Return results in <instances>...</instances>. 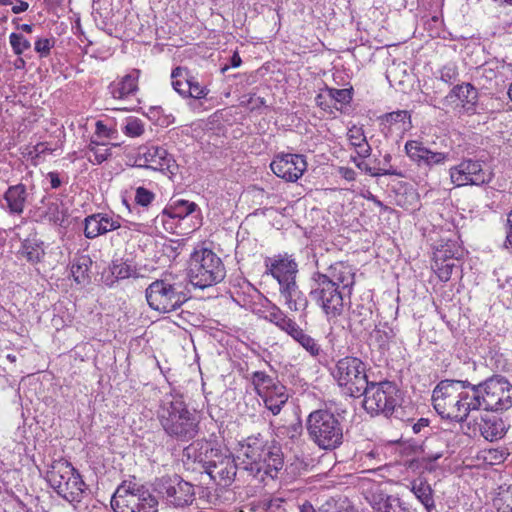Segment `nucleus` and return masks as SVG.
Segmentation results:
<instances>
[{
  "label": "nucleus",
  "instance_id": "f257e3e1",
  "mask_svg": "<svg viewBox=\"0 0 512 512\" xmlns=\"http://www.w3.org/2000/svg\"><path fill=\"white\" fill-rule=\"evenodd\" d=\"M157 415L165 433L178 441L188 442L198 434L199 421L179 396L166 397Z\"/></svg>",
  "mask_w": 512,
  "mask_h": 512
},
{
  "label": "nucleus",
  "instance_id": "f03ea898",
  "mask_svg": "<svg viewBox=\"0 0 512 512\" xmlns=\"http://www.w3.org/2000/svg\"><path fill=\"white\" fill-rule=\"evenodd\" d=\"M188 283L184 274L165 273L153 281L145 291L149 306L169 313L179 309L188 300Z\"/></svg>",
  "mask_w": 512,
  "mask_h": 512
},
{
  "label": "nucleus",
  "instance_id": "7ed1b4c3",
  "mask_svg": "<svg viewBox=\"0 0 512 512\" xmlns=\"http://www.w3.org/2000/svg\"><path fill=\"white\" fill-rule=\"evenodd\" d=\"M309 438L321 449L333 450L343 442V424L328 409L312 411L306 420Z\"/></svg>",
  "mask_w": 512,
  "mask_h": 512
},
{
  "label": "nucleus",
  "instance_id": "20e7f679",
  "mask_svg": "<svg viewBox=\"0 0 512 512\" xmlns=\"http://www.w3.org/2000/svg\"><path fill=\"white\" fill-rule=\"evenodd\" d=\"M46 479L56 493L69 503H79L85 492L81 475L66 460H55L47 472Z\"/></svg>",
  "mask_w": 512,
  "mask_h": 512
},
{
  "label": "nucleus",
  "instance_id": "39448f33",
  "mask_svg": "<svg viewBox=\"0 0 512 512\" xmlns=\"http://www.w3.org/2000/svg\"><path fill=\"white\" fill-rule=\"evenodd\" d=\"M360 396H364L363 408L371 415L389 417L399 412L401 395L394 382H368Z\"/></svg>",
  "mask_w": 512,
  "mask_h": 512
},
{
  "label": "nucleus",
  "instance_id": "423d86ee",
  "mask_svg": "<svg viewBox=\"0 0 512 512\" xmlns=\"http://www.w3.org/2000/svg\"><path fill=\"white\" fill-rule=\"evenodd\" d=\"M225 274L222 260L212 250L202 248L191 255L189 277L194 286L204 289L215 285L225 278Z\"/></svg>",
  "mask_w": 512,
  "mask_h": 512
},
{
  "label": "nucleus",
  "instance_id": "0eeeda50",
  "mask_svg": "<svg viewBox=\"0 0 512 512\" xmlns=\"http://www.w3.org/2000/svg\"><path fill=\"white\" fill-rule=\"evenodd\" d=\"M111 506L115 512H157L158 501L141 484L124 481L114 493Z\"/></svg>",
  "mask_w": 512,
  "mask_h": 512
},
{
  "label": "nucleus",
  "instance_id": "6e6552de",
  "mask_svg": "<svg viewBox=\"0 0 512 512\" xmlns=\"http://www.w3.org/2000/svg\"><path fill=\"white\" fill-rule=\"evenodd\" d=\"M463 383L461 380H442L432 393L433 407L442 417L464 424Z\"/></svg>",
  "mask_w": 512,
  "mask_h": 512
},
{
  "label": "nucleus",
  "instance_id": "1a4fd4ad",
  "mask_svg": "<svg viewBox=\"0 0 512 512\" xmlns=\"http://www.w3.org/2000/svg\"><path fill=\"white\" fill-rule=\"evenodd\" d=\"M312 283L309 293L311 300L322 309L328 320L338 318L344 311V297L347 294L327 278L321 277L320 272L313 274Z\"/></svg>",
  "mask_w": 512,
  "mask_h": 512
},
{
  "label": "nucleus",
  "instance_id": "9d476101",
  "mask_svg": "<svg viewBox=\"0 0 512 512\" xmlns=\"http://www.w3.org/2000/svg\"><path fill=\"white\" fill-rule=\"evenodd\" d=\"M510 423L507 418L486 411L461 425L462 432L471 437H483L485 440L495 442L502 439L508 432Z\"/></svg>",
  "mask_w": 512,
  "mask_h": 512
},
{
  "label": "nucleus",
  "instance_id": "9b49d317",
  "mask_svg": "<svg viewBox=\"0 0 512 512\" xmlns=\"http://www.w3.org/2000/svg\"><path fill=\"white\" fill-rule=\"evenodd\" d=\"M332 374L351 397H359L369 382L364 363L356 357L348 356L338 360Z\"/></svg>",
  "mask_w": 512,
  "mask_h": 512
},
{
  "label": "nucleus",
  "instance_id": "f8f14e48",
  "mask_svg": "<svg viewBox=\"0 0 512 512\" xmlns=\"http://www.w3.org/2000/svg\"><path fill=\"white\" fill-rule=\"evenodd\" d=\"M486 411H502L512 407V383L503 376H494L481 383Z\"/></svg>",
  "mask_w": 512,
  "mask_h": 512
},
{
  "label": "nucleus",
  "instance_id": "ddd939ff",
  "mask_svg": "<svg viewBox=\"0 0 512 512\" xmlns=\"http://www.w3.org/2000/svg\"><path fill=\"white\" fill-rule=\"evenodd\" d=\"M155 490L174 507H184L194 501V487L178 475L162 476L155 481Z\"/></svg>",
  "mask_w": 512,
  "mask_h": 512
},
{
  "label": "nucleus",
  "instance_id": "4468645a",
  "mask_svg": "<svg viewBox=\"0 0 512 512\" xmlns=\"http://www.w3.org/2000/svg\"><path fill=\"white\" fill-rule=\"evenodd\" d=\"M450 178L456 186L483 185L492 179V173L482 167L476 160H463L459 165L450 169Z\"/></svg>",
  "mask_w": 512,
  "mask_h": 512
},
{
  "label": "nucleus",
  "instance_id": "2eb2a0df",
  "mask_svg": "<svg viewBox=\"0 0 512 512\" xmlns=\"http://www.w3.org/2000/svg\"><path fill=\"white\" fill-rule=\"evenodd\" d=\"M137 167H144L162 173L175 174L177 164L171 154L163 147H140L135 160Z\"/></svg>",
  "mask_w": 512,
  "mask_h": 512
},
{
  "label": "nucleus",
  "instance_id": "dca6fc26",
  "mask_svg": "<svg viewBox=\"0 0 512 512\" xmlns=\"http://www.w3.org/2000/svg\"><path fill=\"white\" fill-rule=\"evenodd\" d=\"M265 455H269V448H266L261 440L249 438L245 444L241 445L237 456L239 469L258 477L261 474V461Z\"/></svg>",
  "mask_w": 512,
  "mask_h": 512
},
{
  "label": "nucleus",
  "instance_id": "f3484780",
  "mask_svg": "<svg viewBox=\"0 0 512 512\" xmlns=\"http://www.w3.org/2000/svg\"><path fill=\"white\" fill-rule=\"evenodd\" d=\"M84 223V235L89 239H94L114 230H120V235H124L125 237L129 236V229L121 225L119 216L109 215L107 213H96L87 216Z\"/></svg>",
  "mask_w": 512,
  "mask_h": 512
},
{
  "label": "nucleus",
  "instance_id": "a211bd4d",
  "mask_svg": "<svg viewBox=\"0 0 512 512\" xmlns=\"http://www.w3.org/2000/svg\"><path fill=\"white\" fill-rule=\"evenodd\" d=\"M273 173L288 181H297L307 169V162L303 155L282 154L278 155L270 164Z\"/></svg>",
  "mask_w": 512,
  "mask_h": 512
},
{
  "label": "nucleus",
  "instance_id": "6ab92c4d",
  "mask_svg": "<svg viewBox=\"0 0 512 512\" xmlns=\"http://www.w3.org/2000/svg\"><path fill=\"white\" fill-rule=\"evenodd\" d=\"M404 148L410 160L418 166L432 167L434 165H441L445 163L449 156V153L433 152L417 140L407 141Z\"/></svg>",
  "mask_w": 512,
  "mask_h": 512
},
{
  "label": "nucleus",
  "instance_id": "aec40b11",
  "mask_svg": "<svg viewBox=\"0 0 512 512\" xmlns=\"http://www.w3.org/2000/svg\"><path fill=\"white\" fill-rule=\"evenodd\" d=\"M321 277L327 278L334 286L339 287L348 296L352 294L355 284V272L352 266L344 262H336L330 265Z\"/></svg>",
  "mask_w": 512,
  "mask_h": 512
},
{
  "label": "nucleus",
  "instance_id": "412c9836",
  "mask_svg": "<svg viewBox=\"0 0 512 512\" xmlns=\"http://www.w3.org/2000/svg\"><path fill=\"white\" fill-rule=\"evenodd\" d=\"M238 465L230 456L221 457L219 461L210 462L207 466V474L222 486H229L237 473Z\"/></svg>",
  "mask_w": 512,
  "mask_h": 512
},
{
  "label": "nucleus",
  "instance_id": "4be33fe9",
  "mask_svg": "<svg viewBox=\"0 0 512 512\" xmlns=\"http://www.w3.org/2000/svg\"><path fill=\"white\" fill-rule=\"evenodd\" d=\"M266 267L273 278L278 281L279 287L296 281L298 265L293 259H269V261H266Z\"/></svg>",
  "mask_w": 512,
  "mask_h": 512
},
{
  "label": "nucleus",
  "instance_id": "5701e85b",
  "mask_svg": "<svg viewBox=\"0 0 512 512\" xmlns=\"http://www.w3.org/2000/svg\"><path fill=\"white\" fill-rule=\"evenodd\" d=\"M463 386V393H462V400H463V406H464V423L467 422L471 416L470 412L479 410L481 408L485 409V404L482 401L481 397L483 396V390L481 383L474 385L471 384L469 381L465 380L462 381Z\"/></svg>",
  "mask_w": 512,
  "mask_h": 512
},
{
  "label": "nucleus",
  "instance_id": "b1692460",
  "mask_svg": "<svg viewBox=\"0 0 512 512\" xmlns=\"http://www.w3.org/2000/svg\"><path fill=\"white\" fill-rule=\"evenodd\" d=\"M4 200L10 214L21 215L28 201L26 186L22 183L9 186L4 193Z\"/></svg>",
  "mask_w": 512,
  "mask_h": 512
},
{
  "label": "nucleus",
  "instance_id": "393cba45",
  "mask_svg": "<svg viewBox=\"0 0 512 512\" xmlns=\"http://www.w3.org/2000/svg\"><path fill=\"white\" fill-rule=\"evenodd\" d=\"M140 70L133 69L131 72L121 78L119 82L111 83L110 93L115 99H124L133 95L138 90V79Z\"/></svg>",
  "mask_w": 512,
  "mask_h": 512
},
{
  "label": "nucleus",
  "instance_id": "a878e982",
  "mask_svg": "<svg viewBox=\"0 0 512 512\" xmlns=\"http://www.w3.org/2000/svg\"><path fill=\"white\" fill-rule=\"evenodd\" d=\"M279 292L280 296L284 299L285 305L291 311H303L306 309L308 304L307 298L299 289L296 281L279 287Z\"/></svg>",
  "mask_w": 512,
  "mask_h": 512
},
{
  "label": "nucleus",
  "instance_id": "bb28decb",
  "mask_svg": "<svg viewBox=\"0 0 512 512\" xmlns=\"http://www.w3.org/2000/svg\"><path fill=\"white\" fill-rule=\"evenodd\" d=\"M446 252H451L449 246L440 248L435 253L433 269L437 273L439 279L443 282L450 280L454 269L459 267V259H447Z\"/></svg>",
  "mask_w": 512,
  "mask_h": 512
},
{
  "label": "nucleus",
  "instance_id": "cd10ccee",
  "mask_svg": "<svg viewBox=\"0 0 512 512\" xmlns=\"http://www.w3.org/2000/svg\"><path fill=\"white\" fill-rule=\"evenodd\" d=\"M260 397L263 399L265 407L271 411L273 415L280 413L289 398L286 387L281 383H276L273 389L261 394Z\"/></svg>",
  "mask_w": 512,
  "mask_h": 512
},
{
  "label": "nucleus",
  "instance_id": "c85d7f7f",
  "mask_svg": "<svg viewBox=\"0 0 512 512\" xmlns=\"http://www.w3.org/2000/svg\"><path fill=\"white\" fill-rule=\"evenodd\" d=\"M453 97H456L460 101L461 106L467 112H470L474 111V107L478 99V92L470 83H465L457 85L451 90L448 98Z\"/></svg>",
  "mask_w": 512,
  "mask_h": 512
},
{
  "label": "nucleus",
  "instance_id": "c756f323",
  "mask_svg": "<svg viewBox=\"0 0 512 512\" xmlns=\"http://www.w3.org/2000/svg\"><path fill=\"white\" fill-rule=\"evenodd\" d=\"M350 144L356 149L359 157L367 158L371 154V146L367 142L362 127L352 126L347 133Z\"/></svg>",
  "mask_w": 512,
  "mask_h": 512
},
{
  "label": "nucleus",
  "instance_id": "7c9ffc66",
  "mask_svg": "<svg viewBox=\"0 0 512 512\" xmlns=\"http://www.w3.org/2000/svg\"><path fill=\"white\" fill-rule=\"evenodd\" d=\"M20 254L32 264L39 263L45 255L43 242L35 238H28L23 241Z\"/></svg>",
  "mask_w": 512,
  "mask_h": 512
},
{
  "label": "nucleus",
  "instance_id": "2f4dec72",
  "mask_svg": "<svg viewBox=\"0 0 512 512\" xmlns=\"http://www.w3.org/2000/svg\"><path fill=\"white\" fill-rule=\"evenodd\" d=\"M110 151L111 148L108 147V144L91 140L87 146L85 156L92 164L99 165L108 160V158L111 156Z\"/></svg>",
  "mask_w": 512,
  "mask_h": 512
},
{
  "label": "nucleus",
  "instance_id": "473e14b6",
  "mask_svg": "<svg viewBox=\"0 0 512 512\" xmlns=\"http://www.w3.org/2000/svg\"><path fill=\"white\" fill-rule=\"evenodd\" d=\"M261 474L258 476L261 480H264V475L271 478L277 477L279 470L283 466V460L278 451H271L269 449V455H265L261 461Z\"/></svg>",
  "mask_w": 512,
  "mask_h": 512
},
{
  "label": "nucleus",
  "instance_id": "72a5a7b5",
  "mask_svg": "<svg viewBox=\"0 0 512 512\" xmlns=\"http://www.w3.org/2000/svg\"><path fill=\"white\" fill-rule=\"evenodd\" d=\"M197 204L188 200H175L163 210V214L170 218L184 219L197 209Z\"/></svg>",
  "mask_w": 512,
  "mask_h": 512
},
{
  "label": "nucleus",
  "instance_id": "f704fd0d",
  "mask_svg": "<svg viewBox=\"0 0 512 512\" xmlns=\"http://www.w3.org/2000/svg\"><path fill=\"white\" fill-rule=\"evenodd\" d=\"M411 491L426 509L434 507L433 490L427 481L423 479L412 481Z\"/></svg>",
  "mask_w": 512,
  "mask_h": 512
},
{
  "label": "nucleus",
  "instance_id": "c9c22d12",
  "mask_svg": "<svg viewBox=\"0 0 512 512\" xmlns=\"http://www.w3.org/2000/svg\"><path fill=\"white\" fill-rule=\"evenodd\" d=\"M41 216L50 223L55 225H62L65 218L67 217V211L63 203L58 202L57 200L48 201L45 204Z\"/></svg>",
  "mask_w": 512,
  "mask_h": 512
},
{
  "label": "nucleus",
  "instance_id": "e433bc0d",
  "mask_svg": "<svg viewBox=\"0 0 512 512\" xmlns=\"http://www.w3.org/2000/svg\"><path fill=\"white\" fill-rule=\"evenodd\" d=\"M392 338V330L386 326H376L368 337V344L370 347L378 350H385L388 348L390 339Z\"/></svg>",
  "mask_w": 512,
  "mask_h": 512
},
{
  "label": "nucleus",
  "instance_id": "4c0bfd02",
  "mask_svg": "<svg viewBox=\"0 0 512 512\" xmlns=\"http://www.w3.org/2000/svg\"><path fill=\"white\" fill-rule=\"evenodd\" d=\"M92 264L88 256H81L74 260L71 266V273L78 284H84L89 281V271Z\"/></svg>",
  "mask_w": 512,
  "mask_h": 512
},
{
  "label": "nucleus",
  "instance_id": "58836bf2",
  "mask_svg": "<svg viewBox=\"0 0 512 512\" xmlns=\"http://www.w3.org/2000/svg\"><path fill=\"white\" fill-rule=\"evenodd\" d=\"M251 381L259 396L273 389L276 383H280L276 378L263 371H255L252 374Z\"/></svg>",
  "mask_w": 512,
  "mask_h": 512
},
{
  "label": "nucleus",
  "instance_id": "ea45409f",
  "mask_svg": "<svg viewBox=\"0 0 512 512\" xmlns=\"http://www.w3.org/2000/svg\"><path fill=\"white\" fill-rule=\"evenodd\" d=\"M191 77L186 68L176 67L171 73L172 87L180 95L186 96V90L189 87Z\"/></svg>",
  "mask_w": 512,
  "mask_h": 512
},
{
  "label": "nucleus",
  "instance_id": "a19ab883",
  "mask_svg": "<svg viewBox=\"0 0 512 512\" xmlns=\"http://www.w3.org/2000/svg\"><path fill=\"white\" fill-rule=\"evenodd\" d=\"M384 120L391 125L397 126V129L402 132L411 128L410 114L406 110L387 113L384 115Z\"/></svg>",
  "mask_w": 512,
  "mask_h": 512
},
{
  "label": "nucleus",
  "instance_id": "79ce46f5",
  "mask_svg": "<svg viewBox=\"0 0 512 512\" xmlns=\"http://www.w3.org/2000/svg\"><path fill=\"white\" fill-rule=\"evenodd\" d=\"M372 319V311L370 308L364 307L363 305L357 306L352 311L351 324L358 325L361 329H367L370 327Z\"/></svg>",
  "mask_w": 512,
  "mask_h": 512
},
{
  "label": "nucleus",
  "instance_id": "37998d69",
  "mask_svg": "<svg viewBox=\"0 0 512 512\" xmlns=\"http://www.w3.org/2000/svg\"><path fill=\"white\" fill-rule=\"evenodd\" d=\"M494 506L498 512H512V485L500 488L498 496L494 499Z\"/></svg>",
  "mask_w": 512,
  "mask_h": 512
},
{
  "label": "nucleus",
  "instance_id": "c03bdc74",
  "mask_svg": "<svg viewBox=\"0 0 512 512\" xmlns=\"http://www.w3.org/2000/svg\"><path fill=\"white\" fill-rule=\"evenodd\" d=\"M111 276L117 280L127 279L136 274V270L126 262L113 261L110 268Z\"/></svg>",
  "mask_w": 512,
  "mask_h": 512
},
{
  "label": "nucleus",
  "instance_id": "a18cd8bd",
  "mask_svg": "<svg viewBox=\"0 0 512 512\" xmlns=\"http://www.w3.org/2000/svg\"><path fill=\"white\" fill-rule=\"evenodd\" d=\"M9 42L13 52L20 56L24 51L30 49L31 43L20 33H11L9 36Z\"/></svg>",
  "mask_w": 512,
  "mask_h": 512
},
{
  "label": "nucleus",
  "instance_id": "49530a36",
  "mask_svg": "<svg viewBox=\"0 0 512 512\" xmlns=\"http://www.w3.org/2000/svg\"><path fill=\"white\" fill-rule=\"evenodd\" d=\"M295 341H297L307 352H309L311 356L316 357L320 354V345L305 332L301 333Z\"/></svg>",
  "mask_w": 512,
  "mask_h": 512
},
{
  "label": "nucleus",
  "instance_id": "de8ad7c7",
  "mask_svg": "<svg viewBox=\"0 0 512 512\" xmlns=\"http://www.w3.org/2000/svg\"><path fill=\"white\" fill-rule=\"evenodd\" d=\"M123 132L129 137H139L144 133V125L138 118H128L123 127Z\"/></svg>",
  "mask_w": 512,
  "mask_h": 512
},
{
  "label": "nucleus",
  "instance_id": "09e8293b",
  "mask_svg": "<svg viewBox=\"0 0 512 512\" xmlns=\"http://www.w3.org/2000/svg\"><path fill=\"white\" fill-rule=\"evenodd\" d=\"M264 318L267 321L276 325L280 329L285 319L287 318V315L279 307H277L276 305H272L266 311Z\"/></svg>",
  "mask_w": 512,
  "mask_h": 512
},
{
  "label": "nucleus",
  "instance_id": "8fccbe9b",
  "mask_svg": "<svg viewBox=\"0 0 512 512\" xmlns=\"http://www.w3.org/2000/svg\"><path fill=\"white\" fill-rule=\"evenodd\" d=\"M328 96L339 104H348L352 99V94L349 89H327Z\"/></svg>",
  "mask_w": 512,
  "mask_h": 512
},
{
  "label": "nucleus",
  "instance_id": "3c124183",
  "mask_svg": "<svg viewBox=\"0 0 512 512\" xmlns=\"http://www.w3.org/2000/svg\"><path fill=\"white\" fill-rule=\"evenodd\" d=\"M208 92H209V90L205 86H202L197 81H195L194 77L192 76L189 87L186 90L185 97H192L194 99H202L207 96Z\"/></svg>",
  "mask_w": 512,
  "mask_h": 512
},
{
  "label": "nucleus",
  "instance_id": "603ef678",
  "mask_svg": "<svg viewBox=\"0 0 512 512\" xmlns=\"http://www.w3.org/2000/svg\"><path fill=\"white\" fill-rule=\"evenodd\" d=\"M378 510L381 512H406L400 500L391 496H388L382 503H379Z\"/></svg>",
  "mask_w": 512,
  "mask_h": 512
},
{
  "label": "nucleus",
  "instance_id": "864d4df0",
  "mask_svg": "<svg viewBox=\"0 0 512 512\" xmlns=\"http://www.w3.org/2000/svg\"><path fill=\"white\" fill-rule=\"evenodd\" d=\"M439 74L443 82L452 84L458 77V69L455 64L449 63L441 68Z\"/></svg>",
  "mask_w": 512,
  "mask_h": 512
},
{
  "label": "nucleus",
  "instance_id": "5fc2aeb1",
  "mask_svg": "<svg viewBox=\"0 0 512 512\" xmlns=\"http://www.w3.org/2000/svg\"><path fill=\"white\" fill-rule=\"evenodd\" d=\"M155 199V194L144 188V187H138L135 192V201L137 204L147 207L152 203V201Z\"/></svg>",
  "mask_w": 512,
  "mask_h": 512
},
{
  "label": "nucleus",
  "instance_id": "6e6d98bb",
  "mask_svg": "<svg viewBox=\"0 0 512 512\" xmlns=\"http://www.w3.org/2000/svg\"><path fill=\"white\" fill-rule=\"evenodd\" d=\"M280 329L290 335L294 340H296L299 335L304 332L300 326L288 316Z\"/></svg>",
  "mask_w": 512,
  "mask_h": 512
},
{
  "label": "nucleus",
  "instance_id": "4d7b16f0",
  "mask_svg": "<svg viewBox=\"0 0 512 512\" xmlns=\"http://www.w3.org/2000/svg\"><path fill=\"white\" fill-rule=\"evenodd\" d=\"M54 46V41L48 38H39L35 44L34 49L41 57H47L50 54L51 48Z\"/></svg>",
  "mask_w": 512,
  "mask_h": 512
},
{
  "label": "nucleus",
  "instance_id": "13d9d810",
  "mask_svg": "<svg viewBox=\"0 0 512 512\" xmlns=\"http://www.w3.org/2000/svg\"><path fill=\"white\" fill-rule=\"evenodd\" d=\"M321 512H342L341 508L338 507V503L334 498H329L320 507Z\"/></svg>",
  "mask_w": 512,
  "mask_h": 512
},
{
  "label": "nucleus",
  "instance_id": "bf43d9fd",
  "mask_svg": "<svg viewBox=\"0 0 512 512\" xmlns=\"http://www.w3.org/2000/svg\"><path fill=\"white\" fill-rule=\"evenodd\" d=\"M114 133L115 131L109 129L102 121L96 122V134L99 137L112 138Z\"/></svg>",
  "mask_w": 512,
  "mask_h": 512
},
{
  "label": "nucleus",
  "instance_id": "052dcab7",
  "mask_svg": "<svg viewBox=\"0 0 512 512\" xmlns=\"http://www.w3.org/2000/svg\"><path fill=\"white\" fill-rule=\"evenodd\" d=\"M505 246L512 248V210L507 215Z\"/></svg>",
  "mask_w": 512,
  "mask_h": 512
},
{
  "label": "nucleus",
  "instance_id": "680f3d73",
  "mask_svg": "<svg viewBox=\"0 0 512 512\" xmlns=\"http://www.w3.org/2000/svg\"><path fill=\"white\" fill-rule=\"evenodd\" d=\"M338 173L347 181H354L356 179V172L349 167H339Z\"/></svg>",
  "mask_w": 512,
  "mask_h": 512
},
{
  "label": "nucleus",
  "instance_id": "e2e57ef3",
  "mask_svg": "<svg viewBox=\"0 0 512 512\" xmlns=\"http://www.w3.org/2000/svg\"><path fill=\"white\" fill-rule=\"evenodd\" d=\"M242 63V60H241V57L240 55L237 53V52H234V54L232 55L231 59H230V67H239ZM229 69V66L228 65H225L224 67L221 68V72L222 73H225L227 70Z\"/></svg>",
  "mask_w": 512,
  "mask_h": 512
},
{
  "label": "nucleus",
  "instance_id": "0e129e2a",
  "mask_svg": "<svg viewBox=\"0 0 512 512\" xmlns=\"http://www.w3.org/2000/svg\"><path fill=\"white\" fill-rule=\"evenodd\" d=\"M47 176L50 180V185L52 189H57L58 187H60L61 180L57 172H49Z\"/></svg>",
  "mask_w": 512,
  "mask_h": 512
},
{
  "label": "nucleus",
  "instance_id": "69168bd1",
  "mask_svg": "<svg viewBox=\"0 0 512 512\" xmlns=\"http://www.w3.org/2000/svg\"><path fill=\"white\" fill-rule=\"evenodd\" d=\"M428 419L420 418L416 423L413 424L412 429L414 433H419L423 428L428 426Z\"/></svg>",
  "mask_w": 512,
  "mask_h": 512
},
{
  "label": "nucleus",
  "instance_id": "338daca9",
  "mask_svg": "<svg viewBox=\"0 0 512 512\" xmlns=\"http://www.w3.org/2000/svg\"><path fill=\"white\" fill-rule=\"evenodd\" d=\"M299 512H321V511H319V509L316 510L310 502L305 501L302 505L299 506Z\"/></svg>",
  "mask_w": 512,
  "mask_h": 512
},
{
  "label": "nucleus",
  "instance_id": "774afa93",
  "mask_svg": "<svg viewBox=\"0 0 512 512\" xmlns=\"http://www.w3.org/2000/svg\"><path fill=\"white\" fill-rule=\"evenodd\" d=\"M356 166L361 169V170H364L366 173H368L369 175L373 176V173H374V168H371L367 163H365L364 161H360V162H357L356 163Z\"/></svg>",
  "mask_w": 512,
  "mask_h": 512
}]
</instances>
